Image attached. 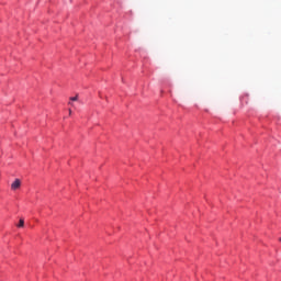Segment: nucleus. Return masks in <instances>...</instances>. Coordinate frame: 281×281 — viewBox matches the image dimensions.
Wrapping results in <instances>:
<instances>
[{
	"instance_id": "obj_4",
	"label": "nucleus",
	"mask_w": 281,
	"mask_h": 281,
	"mask_svg": "<svg viewBox=\"0 0 281 281\" xmlns=\"http://www.w3.org/2000/svg\"><path fill=\"white\" fill-rule=\"evenodd\" d=\"M68 111H69V115H71V109H69Z\"/></svg>"
},
{
	"instance_id": "obj_6",
	"label": "nucleus",
	"mask_w": 281,
	"mask_h": 281,
	"mask_svg": "<svg viewBox=\"0 0 281 281\" xmlns=\"http://www.w3.org/2000/svg\"><path fill=\"white\" fill-rule=\"evenodd\" d=\"M279 240H280V243H281V238H280Z\"/></svg>"
},
{
	"instance_id": "obj_1",
	"label": "nucleus",
	"mask_w": 281,
	"mask_h": 281,
	"mask_svg": "<svg viewBox=\"0 0 281 281\" xmlns=\"http://www.w3.org/2000/svg\"><path fill=\"white\" fill-rule=\"evenodd\" d=\"M19 188H21V180L15 179L11 184V190H19Z\"/></svg>"
},
{
	"instance_id": "obj_5",
	"label": "nucleus",
	"mask_w": 281,
	"mask_h": 281,
	"mask_svg": "<svg viewBox=\"0 0 281 281\" xmlns=\"http://www.w3.org/2000/svg\"><path fill=\"white\" fill-rule=\"evenodd\" d=\"M68 104H70L71 106H74V103L69 102Z\"/></svg>"
},
{
	"instance_id": "obj_3",
	"label": "nucleus",
	"mask_w": 281,
	"mask_h": 281,
	"mask_svg": "<svg viewBox=\"0 0 281 281\" xmlns=\"http://www.w3.org/2000/svg\"><path fill=\"white\" fill-rule=\"evenodd\" d=\"M78 95L70 98V102H77Z\"/></svg>"
},
{
	"instance_id": "obj_2",
	"label": "nucleus",
	"mask_w": 281,
	"mask_h": 281,
	"mask_svg": "<svg viewBox=\"0 0 281 281\" xmlns=\"http://www.w3.org/2000/svg\"><path fill=\"white\" fill-rule=\"evenodd\" d=\"M25 221L23 218L20 220L18 227H24Z\"/></svg>"
}]
</instances>
